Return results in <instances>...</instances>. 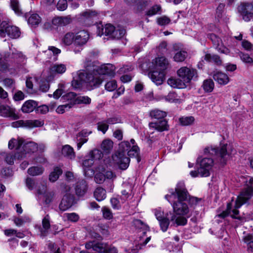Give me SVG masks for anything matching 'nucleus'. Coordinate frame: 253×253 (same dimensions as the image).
<instances>
[{"mask_svg":"<svg viewBox=\"0 0 253 253\" xmlns=\"http://www.w3.org/2000/svg\"><path fill=\"white\" fill-rule=\"evenodd\" d=\"M153 211L156 219L158 221L168 217L169 214V212L165 213L164 211H163L161 208L155 209L153 210Z\"/></svg>","mask_w":253,"mask_h":253,"instance_id":"43","label":"nucleus"},{"mask_svg":"<svg viewBox=\"0 0 253 253\" xmlns=\"http://www.w3.org/2000/svg\"><path fill=\"white\" fill-rule=\"evenodd\" d=\"M194 118L192 116L183 117L179 119L180 124L182 126L190 125L194 123Z\"/></svg>","mask_w":253,"mask_h":253,"instance_id":"50","label":"nucleus"},{"mask_svg":"<svg viewBox=\"0 0 253 253\" xmlns=\"http://www.w3.org/2000/svg\"><path fill=\"white\" fill-rule=\"evenodd\" d=\"M115 66L111 64H106L101 65L97 69L93 70L90 74L96 76L100 79V84L102 82V78L101 75H108L110 77H114L115 75Z\"/></svg>","mask_w":253,"mask_h":253,"instance_id":"10","label":"nucleus"},{"mask_svg":"<svg viewBox=\"0 0 253 253\" xmlns=\"http://www.w3.org/2000/svg\"><path fill=\"white\" fill-rule=\"evenodd\" d=\"M106 247V244L96 240L89 241L85 245L87 250L92 249L93 251L98 253H104Z\"/></svg>","mask_w":253,"mask_h":253,"instance_id":"18","label":"nucleus"},{"mask_svg":"<svg viewBox=\"0 0 253 253\" xmlns=\"http://www.w3.org/2000/svg\"><path fill=\"white\" fill-rule=\"evenodd\" d=\"M62 173V170L58 167H56L54 169L49 176V180L51 182H55L59 178V176Z\"/></svg>","mask_w":253,"mask_h":253,"instance_id":"42","label":"nucleus"},{"mask_svg":"<svg viewBox=\"0 0 253 253\" xmlns=\"http://www.w3.org/2000/svg\"><path fill=\"white\" fill-rule=\"evenodd\" d=\"M253 195V188L252 187L248 186L246 188H244L241 192L240 194L238 196L235 201V205L233 208L232 200L231 202L228 203L227 205L226 210L222 212L217 214L215 218H221L224 219L229 214H231V216L234 218H239L238 216L239 214L238 209H239L243 204H245L249 200H250Z\"/></svg>","mask_w":253,"mask_h":253,"instance_id":"4","label":"nucleus"},{"mask_svg":"<svg viewBox=\"0 0 253 253\" xmlns=\"http://www.w3.org/2000/svg\"><path fill=\"white\" fill-rule=\"evenodd\" d=\"M103 153L98 149H94L88 153L86 156L87 157L91 158L95 162L96 161L100 160L103 158Z\"/></svg>","mask_w":253,"mask_h":253,"instance_id":"35","label":"nucleus"},{"mask_svg":"<svg viewBox=\"0 0 253 253\" xmlns=\"http://www.w3.org/2000/svg\"><path fill=\"white\" fill-rule=\"evenodd\" d=\"M203 87L205 91L211 92L214 88V83L211 80H207L204 82Z\"/></svg>","mask_w":253,"mask_h":253,"instance_id":"52","label":"nucleus"},{"mask_svg":"<svg viewBox=\"0 0 253 253\" xmlns=\"http://www.w3.org/2000/svg\"><path fill=\"white\" fill-rule=\"evenodd\" d=\"M87 190V184L84 180L78 182L75 188L76 194L79 196H83Z\"/></svg>","mask_w":253,"mask_h":253,"instance_id":"29","label":"nucleus"},{"mask_svg":"<svg viewBox=\"0 0 253 253\" xmlns=\"http://www.w3.org/2000/svg\"><path fill=\"white\" fill-rule=\"evenodd\" d=\"M105 89L108 91H113L117 87V82L115 80L108 82L105 85Z\"/></svg>","mask_w":253,"mask_h":253,"instance_id":"58","label":"nucleus"},{"mask_svg":"<svg viewBox=\"0 0 253 253\" xmlns=\"http://www.w3.org/2000/svg\"><path fill=\"white\" fill-rule=\"evenodd\" d=\"M62 154L69 159H72L75 157L73 148L69 145L64 146L62 149Z\"/></svg>","mask_w":253,"mask_h":253,"instance_id":"38","label":"nucleus"},{"mask_svg":"<svg viewBox=\"0 0 253 253\" xmlns=\"http://www.w3.org/2000/svg\"><path fill=\"white\" fill-rule=\"evenodd\" d=\"M168 64V60L164 56L158 57L153 60L151 68L154 70L150 72L148 75L156 85L163 84L165 77L164 71L167 68Z\"/></svg>","mask_w":253,"mask_h":253,"instance_id":"5","label":"nucleus"},{"mask_svg":"<svg viewBox=\"0 0 253 253\" xmlns=\"http://www.w3.org/2000/svg\"><path fill=\"white\" fill-rule=\"evenodd\" d=\"M97 125L98 130L102 131L104 134L105 133L108 129L109 125L106 120L99 122Z\"/></svg>","mask_w":253,"mask_h":253,"instance_id":"53","label":"nucleus"},{"mask_svg":"<svg viewBox=\"0 0 253 253\" xmlns=\"http://www.w3.org/2000/svg\"><path fill=\"white\" fill-rule=\"evenodd\" d=\"M238 11L245 21H250L253 18V5L251 3H241L238 7Z\"/></svg>","mask_w":253,"mask_h":253,"instance_id":"12","label":"nucleus"},{"mask_svg":"<svg viewBox=\"0 0 253 253\" xmlns=\"http://www.w3.org/2000/svg\"><path fill=\"white\" fill-rule=\"evenodd\" d=\"M64 216L66 217L69 221L73 222L78 221L80 218L79 215L75 212L66 213L64 214Z\"/></svg>","mask_w":253,"mask_h":253,"instance_id":"57","label":"nucleus"},{"mask_svg":"<svg viewBox=\"0 0 253 253\" xmlns=\"http://www.w3.org/2000/svg\"><path fill=\"white\" fill-rule=\"evenodd\" d=\"M177 75L184 85L189 84L191 80L197 78L196 70L187 67H182L177 71Z\"/></svg>","mask_w":253,"mask_h":253,"instance_id":"9","label":"nucleus"},{"mask_svg":"<svg viewBox=\"0 0 253 253\" xmlns=\"http://www.w3.org/2000/svg\"><path fill=\"white\" fill-rule=\"evenodd\" d=\"M37 82L36 78L35 77H28L27 78L26 81V87L27 88V91L29 93H32L33 90V84Z\"/></svg>","mask_w":253,"mask_h":253,"instance_id":"51","label":"nucleus"},{"mask_svg":"<svg viewBox=\"0 0 253 253\" xmlns=\"http://www.w3.org/2000/svg\"><path fill=\"white\" fill-rule=\"evenodd\" d=\"M167 82L169 85L173 88H183L186 86V85H184L180 78L178 79L170 78L168 79Z\"/></svg>","mask_w":253,"mask_h":253,"instance_id":"37","label":"nucleus"},{"mask_svg":"<svg viewBox=\"0 0 253 253\" xmlns=\"http://www.w3.org/2000/svg\"><path fill=\"white\" fill-rule=\"evenodd\" d=\"M126 34V30L123 29H115L113 33L111 38L116 39H119L123 37Z\"/></svg>","mask_w":253,"mask_h":253,"instance_id":"55","label":"nucleus"},{"mask_svg":"<svg viewBox=\"0 0 253 253\" xmlns=\"http://www.w3.org/2000/svg\"><path fill=\"white\" fill-rule=\"evenodd\" d=\"M25 140L19 136L17 138H12L8 142V147L12 150L15 149L17 151L16 156L22 152V146L24 144Z\"/></svg>","mask_w":253,"mask_h":253,"instance_id":"17","label":"nucleus"},{"mask_svg":"<svg viewBox=\"0 0 253 253\" xmlns=\"http://www.w3.org/2000/svg\"><path fill=\"white\" fill-rule=\"evenodd\" d=\"M126 153L130 157L137 158L138 162L140 161L139 156V149L135 144V140L131 139L130 142L123 141L119 144L118 152L112 156L113 164L122 170L126 169L129 165L130 159L126 156Z\"/></svg>","mask_w":253,"mask_h":253,"instance_id":"3","label":"nucleus"},{"mask_svg":"<svg viewBox=\"0 0 253 253\" xmlns=\"http://www.w3.org/2000/svg\"><path fill=\"white\" fill-rule=\"evenodd\" d=\"M10 6L16 14L20 15L22 13L18 0H10Z\"/></svg>","mask_w":253,"mask_h":253,"instance_id":"49","label":"nucleus"},{"mask_svg":"<svg viewBox=\"0 0 253 253\" xmlns=\"http://www.w3.org/2000/svg\"><path fill=\"white\" fill-rule=\"evenodd\" d=\"M115 30V28L110 24H106L104 26L102 25H98L97 26L96 33L100 37L105 35L106 36H110L111 37Z\"/></svg>","mask_w":253,"mask_h":253,"instance_id":"20","label":"nucleus"},{"mask_svg":"<svg viewBox=\"0 0 253 253\" xmlns=\"http://www.w3.org/2000/svg\"><path fill=\"white\" fill-rule=\"evenodd\" d=\"M42 19L37 14H33L29 18L28 22L32 27H36L41 23Z\"/></svg>","mask_w":253,"mask_h":253,"instance_id":"41","label":"nucleus"},{"mask_svg":"<svg viewBox=\"0 0 253 253\" xmlns=\"http://www.w3.org/2000/svg\"><path fill=\"white\" fill-rule=\"evenodd\" d=\"M205 59L208 61L213 62L217 65L221 64V60L219 57L217 55H211L210 54H206L205 55Z\"/></svg>","mask_w":253,"mask_h":253,"instance_id":"48","label":"nucleus"},{"mask_svg":"<svg viewBox=\"0 0 253 253\" xmlns=\"http://www.w3.org/2000/svg\"><path fill=\"white\" fill-rule=\"evenodd\" d=\"M62 191L65 194L63 196L62 200L59 205V208L62 211H65L70 207L73 204L74 196L71 194V191L72 187L67 183H63L61 185Z\"/></svg>","mask_w":253,"mask_h":253,"instance_id":"7","label":"nucleus"},{"mask_svg":"<svg viewBox=\"0 0 253 253\" xmlns=\"http://www.w3.org/2000/svg\"><path fill=\"white\" fill-rule=\"evenodd\" d=\"M165 99L166 101L170 102H180V99L178 98L177 95L173 92H170L168 95L165 97Z\"/></svg>","mask_w":253,"mask_h":253,"instance_id":"54","label":"nucleus"},{"mask_svg":"<svg viewBox=\"0 0 253 253\" xmlns=\"http://www.w3.org/2000/svg\"><path fill=\"white\" fill-rule=\"evenodd\" d=\"M71 18L68 16L58 17L53 19V24L59 26H64L70 23Z\"/></svg>","mask_w":253,"mask_h":253,"instance_id":"32","label":"nucleus"},{"mask_svg":"<svg viewBox=\"0 0 253 253\" xmlns=\"http://www.w3.org/2000/svg\"><path fill=\"white\" fill-rule=\"evenodd\" d=\"M10 58L17 64L24 65L26 63L25 57L20 52L15 50L10 54Z\"/></svg>","mask_w":253,"mask_h":253,"instance_id":"27","label":"nucleus"},{"mask_svg":"<svg viewBox=\"0 0 253 253\" xmlns=\"http://www.w3.org/2000/svg\"><path fill=\"white\" fill-rule=\"evenodd\" d=\"M158 221L162 231L164 232H166L169 228L170 223L171 222L170 219H169L168 217H167Z\"/></svg>","mask_w":253,"mask_h":253,"instance_id":"47","label":"nucleus"},{"mask_svg":"<svg viewBox=\"0 0 253 253\" xmlns=\"http://www.w3.org/2000/svg\"><path fill=\"white\" fill-rule=\"evenodd\" d=\"M38 104L34 100H28L26 101L21 107V110L23 113H30L34 110L37 107Z\"/></svg>","mask_w":253,"mask_h":253,"instance_id":"26","label":"nucleus"},{"mask_svg":"<svg viewBox=\"0 0 253 253\" xmlns=\"http://www.w3.org/2000/svg\"><path fill=\"white\" fill-rule=\"evenodd\" d=\"M213 78L215 81L221 85L226 84L229 81L228 76L226 74L221 72H216L214 74Z\"/></svg>","mask_w":253,"mask_h":253,"instance_id":"24","label":"nucleus"},{"mask_svg":"<svg viewBox=\"0 0 253 253\" xmlns=\"http://www.w3.org/2000/svg\"><path fill=\"white\" fill-rule=\"evenodd\" d=\"M165 198L173 209V212H169L171 225L176 226L186 225L187 220L183 216L188 213L189 209L186 203L188 192L184 183L182 182L178 183L174 189L169 190Z\"/></svg>","mask_w":253,"mask_h":253,"instance_id":"1","label":"nucleus"},{"mask_svg":"<svg viewBox=\"0 0 253 253\" xmlns=\"http://www.w3.org/2000/svg\"><path fill=\"white\" fill-rule=\"evenodd\" d=\"M0 116L11 118L13 120H17L19 118V116L15 112V108L4 104L0 106Z\"/></svg>","mask_w":253,"mask_h":253,"instance_id":"16","label":"nucleus"},{"mask_svg":"<svg viewBox=\"0 0 253 253\" xmlns=\"http://www.w3.org/2000/svg\"><path fill=\"white\" fill-rule=\"evenodd\" d=\"M38 149V144L33 141L24 142L22 146V152L17 155V159H22L27 157V155L34 153Z\"/></svg>","mask_w":253,"mask_h":253,"instance_id":"13","label":"nucleus"},{"mask_svg":"<svg viewBox=\"0 0 253 253\" xmlns=\"http://www.w3.org/2000/svg\"><path fill=\"white\" fill-rule=\"evenodd\" d=\"M100 79L95 76L90 74L89 72L80 71L78 74V78H74L72 82L73 87L76 89L81 87L83 83L91 87H98L100 85Z\"/></svg>","mask_w":253,"mask_h":253,"instance_id":"6","label":"nucleus"},{"mask_svg":"<svg viewBox=\"0 0 253 253\" xmlns=\"http://www.w3.org/2000/svg\"><path fill=\"white\" fill-rule=\"evenodd\" d=\"M89 38L88 33L85 30H81L75 34L74 42L84 45Z\"/></svg>","mask_w":253,"mask_h":253,"instance_id":"21","label":"nucleus"},{"mask_svg":"<svg viewBox=\"0 0 253 253\" xmlns=\"http://www.w3.org/2000/svg\"><path fill=\"white\" fill-rule=\"evenodd\" d=\"M84 45L77 43L74 42V43L71 46V50L73 51L75 54L80 53L83 49Z\"/></svg>","mask_w":253,"mask_h":253,"instance_id":"64","label":"nucleus"},{"mask_svg":"<svg viewBox=\"0 0 253 253\" xmlns=\"http://www.w3.org/2000/svg\"><path fill=\"white\" fill-rule=\"evenodd\" d=\"M128 5H135L139 11L144 10L149 3V0H124Z\"/></svg>","mask_w":253,"mask_h":253,"instance_id":"23","label":"nucleus"},{"mask_svg":"<svg viewBox=\"0 0 253 253\" xmlns=\"http://www.w3.org/2000/svg\"><path fill=\"white\" fill-rule=\"evenodd\" d=\"M50 227V217L46 214L42 219V227L40 228L41 235L45 236L47 235L48 231Z\"/></svg>","mask_w":253,"mask_h":253,"instance_id":"25","label":"nucleus"},{"mask_svg":"<svg viewBox=\"0 0 253 253\" xmlns=\"http://www.w3.org/2000/svg\"><path fill=\"white\" fill-rule=\"evenodd\" d=\"M229 148V146L226 144L221 146L219 149L211 147H207L204 149V154L206 156L203 158H198L197 160V162L200 164L199 171L201 177L209 176L210 174V170L213 166V159L208 157L215 156L220 158V163L225 164L231 154L227 151Z\"/></svg>","mask_w":253,"mask_h":253,"instance_id":"2","label":"nucleus"},{"mask_svg":"<svg viewBox=\"0 0 253 253\" xmlns=\"http://www.w3.org/2000/svg\"><path fill=\"white\" fill-rule=\"evenodd\" d=\"M161 6L159 5H155L152 6L150 9L146 11V14L149 16H152L156 14L161 10Z\"/></svg>","mask_w":253,"mask_h":253,"instance_id":"59","label":"nucleus"},{"mask_svg":"<svg viewBox=\"0 0 253 253\" xmlns=\"http://www.w3.org/2000/svg\"><path fill=\"white\" fill-rule=\"evenodd\" d=\"M77 98L76 94L73 92H69L64 95L62 98L64 101H68L69 103H67V105H70L71 107H72L74 105L76 104L75 101Z\"/></svg>","mask_w":253,"mask_h":253,"instance_id":"40","label":"nucleus"},{"mask_svg":"<svg viewBox=\"0 0 253 253\" xmlns=\"http://www.w3.org/2000/svg\"><path fill=\"white\" fill-rule=\"evenodd\" d=\"M91 101V98L87 96H79L76 98L75 103L76 104L88 105L90 104Z\"/></svg>","mask_w":253,"mask_h":253,"instance_id":"46","label":"nucleus"},{"mask_svg":"<svg viewBox=\"0 0 253 253\" xmlns=\"http://www.w3.org/2000/svg\"><path fill=\"white\" fill-rule=\"evenodd\" d=\"M37 193L39 198L46 205L49 204L54 197L53 192L47 191L46 183H41L37 187Z\"/></svg>","mask_w":253,"mask_h":253,"instance_id":"11","label":"nucleus"},{"mask_svg":"<svg viewBox=\"0 0 253 253\" xmlns=\"http://www.w3.org/2000/svg\"><path fill=\"white\" fill-rule=\"evenodd\" d=\"M50 70L53 75L63 74L66 71V66L64 64L55 63L50 67Z\"/></svg>","mask_w":253,"mask_h":253,"instance_id":"28","label":"nucleus"},{"mask_svg":"<svg viewBox=\"0 0 253 253\" xmlns=\"http://www.w3.org/2000/svg\"><path fill=\"white\" fill-rule=\"evenodd\" d=\"M21 34L18 27L9 25L6 21H2L0 24V36L5 37L6 35L11 39H17Z\"/></svg>","mask_w":253,"mask_h":253,"instance_id":"8","label":"nucleus"},{"mask_svg":"<svg viewBox=\"0 0 253 253\" xmlns=\"http://www.w3.org/2000/svg\"><path fill=\"white\" fill-rule=\"evenodd\" d=\"M44 171V169L42 166H33L28 169L27 172L30 175L35 176L42 175Z\"/></svg>","mask_w":253,"mask_h":253,"instance_id":"33","label":"nucleus"},{"mask_svg":"<svg viewBox=\"0 0 253 253\" xmlns=\"http://www.w3.org/2000/svg\"><path fill=\"white\" fill-rule=\"evenodd\" d=\"M30 219L27 216H22L20 217H15L13 219L14 223L17 226H21L24 223L29 222Z\"/></svg>","mask_w":253,"mask_h":253,"instance_id":"56","label":"nucleus"},{"mask_svg":"<svg viewBox=\"0 0 253 253\" xmlns=\"http://www.w3.org/2000/svg\"><path fill=\"white\" fill-rule=\"evenodd\" d=\"M102 212L104 218L107 219H110L113 217V214L110 209L104 207L102 208Z\"/></svg>","mask_w":253,"mask_h":253,"instance_id":"62","label":"nucleus"},{"mask_svg":"<svg viewBox=\"0 0 253 253\" xmlns=\"http://www.w3.org/2000/svg\"><path fill=\"white\" fill-rule=\"evenodd\" d=\"M43 125V122L40 120H27L25 121L20 120L13 122L11 124V126L13 127L23 126L32 128L34 127L41 126Z\"/></svg>","mask_w":253,"mask_h":253,"instance_id":"15","label":"nucleus"},{"mask_svg":"<svg viewBox=\"0 0 253 253\" xmlns=\"http://www.w3.org/2000/svg\"><path fill=\"white\" fill-rule=\"evenodd\" d=\"M91 131L84 129L80 132L77 135V149H80L82 145L88 141L87 136L91 134Z\"/></svg>","mask_w":253,"mask_h":253,"instance_id":"22","label":"nucleus"},{"mask_svg":"<svg viewBox=\"0 0 253 253\" xmlns=\"http://www.w3.org/2000/svg\"><path fill=\"white\" fill-rule=\"evenodd\" d=\"M100 147L104 154H109L113 149V142L110 139H105L102 142Z\"/></svg>","mask_w":253,"mask_h":253,"instance_id":"31","label":"nucleus"},{"mask_svg":"<svg viewBox=\"0 0 253 253\" xmlns=\"http://www.w3.org/2000/svg\"><path fill=\"white\" fill-rule=\"evenodd\" d=\"M133 223L135 227L143 230V233H145L147 231L149 230L148 226L139 219H134Z\"/></svg>","mask_w":253,"mask_h":253,"instance_id":"45","label":"nucleus"},{"mask_svg":"<svg viewBox=\"0 0 253 253\" xmlns=\"http://www.w3.org/2000/svg\"><path fill=\"white\" fill-rule=\"evenodd\" d=\"M167 115V112L158 109L152 110L150 112V116L152 118L156 119L157 120L164 119V118L166 117Z\"/></svg>","mask_w":253,"mask_h":253,"instance_id":"39","label":"nucleus"},{"mask_svg":"<svg viewBox=\"0 0 253 253\" xmlns=\"http://www.w3.org/2000/svg\"><path fill=\"white\" fill-rule=\"evenodd\" d=\"M187 56V53L184 50L178 51L175 53L173 59L176 62H182Z\"/></svg>","mask_w":253,"mask_h":253,"instance_id":"44","label":"nucleus"},{"mask_svg":"<svg viewBox=\"0 0 253 253\" xmlns=\"http://www.w3.org/2000/svg\"><path fill=\"white\" fill-rule=\"evenodd\" d=\"M94 197L99 202L104 200L106 197V190L100 187L96 188L94 192Z\"/></svg>","mask_w":253,"mask_h":253,"instance_id":"36","label":"nucleus"},{"mask_svg":"<svg viewBox=\"0 0 253 253\" xmlns=\"http://www.w3.org/2000/svg\"><path fill=\"white\" fill-rule=\"evenodd\" d=\"M170 19L166 16H163L157 18V23L159 25L165 26L169 24Z\"/></svg>","mask_w":253,"mask_h":253,"instance_id":"63","label":"nucleus"},{"mask_svg":"<svg viewBox=\"0 0 253 253\" xmlns=\"http://www.w3.org/2000/svg\"><path fill=\"white\" fill-rule=\"evenodd\" d=\"M72 107L70 105H67V104L59 105L56 109V112L58 114H63L66 111H69Z\"/></svg>","mask_w":253,"mask_h":253,"instance_id":"60","label":"nucleus"},{"mask_svg":"<svg viewBox=\"0 0 253 253\" xmlns=\"http://www.w3.org/2000/svg\"><path fill=\"white\" fill-rule=\"evenodd\" d=\"M149 126L150 129L155 130L159 132L167 130L169 129L168 122L164 119L158 120L155 122L150 123Z\"/></svg>","mask_w":253,"mask_h":253,"instance_id":"19","label":"nucleus"},{"mask_svg":"<svg viewBox=\"0 0 253 253\" xmlns=\"http://www.w3.org/2000/svg\"><path fill=\"white\" fill-rule=\"evenodd\" d=\"M68 6L67 0H59L56 7L58 10L64 11L67 9Z\"/></svg>","mask_w":253,"mask_h":253,"instance_id":"61","label":"nucleus"},{"mask_svg":"<svg viewBox=\"0 0 253 253\" xmlns=\"http://www.w3.org/2000/svg\"><path fill=\"white\" fill-rule=\"evenodd\" d=\"M75 34L72 32L65 34L62 38V43L65 45L69 46L74 43Z\"/></svg>","mask_w":253,"mask_h":253,"instance_id":"34","label":"nucleus"},{"mask_svg":"<svg viewBox=\"0 0 253 253\" xmlns=\"http://www.w3.org/2000/svg\"><path fill=\"white\" fill-rule=\"evenodd\" d=\"M209 37L213 46L219 52L226 54L229 53V49L223 45L222 41L218 36L214 34H211Z\"/></svg>","mask_w":253,"mask_h":253,"instance_id":"14","label":"nucleus"},{"mask_svg":"<svg viewBox=\"0 0 253 253\" xmlns=\"http://www.w3.org/2000/svg\"><path fill=\"white\" fill-rule=\"evenodd\" d=\"M95 162L91 159V158L87 157L83 161V166L84 168V173L86 176H89L87 171H90V175L94 174L93 170L89 168L94 164Z\"/></svg>","mask_w":253,"mask_h":253,"instance_id":"30","label":"nucleus"}]
</instances>
